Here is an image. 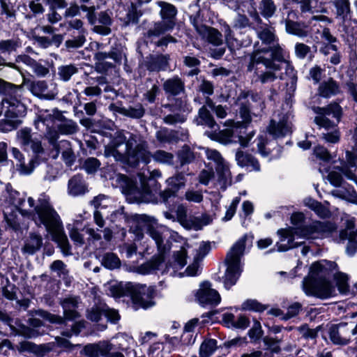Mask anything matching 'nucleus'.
<instances>
[{"label":"nucleus","instance_id":"nucleus-1","mask_svg":"<svg viewBox=\"0 0 357 357\" xmlns=\"http://www.w3.org/2000/svg\"><path fill=\"white\" fill-rule=\"evenodd\" d=\"M105 155L133 167L139 162L147 164L151 161L147 142L140 136L132 134L127 139L123 132L115 133L112 142L105 147Z\"/></svg>","mask_w":357,"mask_h":357},{"label":"nucleus","instance_id":"nucleus-2","mask_svg":"<svg viewBox=\"0 0 357 357\" xmlns=\"http://www.w3.org/2000/svg\"><path fill=\"white\" fill-rule=\"evenodd\" d=\"M336 268L335 262L326 260L314 263L309 275L303 281V290L305 294L322 300L335 296L336 291L328 277Z\"/></svg>","mask_w":357,"mask_h":357},{"label":"nucleus","instance_id":"nucleus-3","mask_svg":"<svg viewBox=\"0 0 357 357\" xmlns=\"http://www.w3.org/2000/svg\"><path fill=\"white\" fill-rule=\"evenodd\" d=\"M336 229L335 225L329 222H314L312 225L299 229H282L278 233L281 236L280 241L276 244L280 252L301 245V241L294 242L300 238H317L326 236Z\"/></svg>","mask_w":357,"mask_h":357},{"label":"nucleus","instance_id":"nucleus-4","mask_svg":"<svg viewBox=\"0 0 357 357\" xmlns=\"http://www.w3.org/2000/svg\"><path fill=\"white\" fill-rule=\"evenodd\" d=\"M30 215L37 225L45 226L47 231L52 236V240L58 243L64 254L68 255L70 250L68 240L64 233L61 219L56 210L54 208H49L32 212Z\"/></svg>","mask_w":357,"mask_h":357},{"label":"nucleus","instance_id":"nucleus-5","mask_svg":"<svg viewBox=\"0 0 357 357\" xmlns=\"http://www.w3.org/2000/svg\"><path fill=\"white\" fill-rule=\"evenodd\" d=\"M10 96L1 100L2 109L6 118L0 122V130L2 132H8L16 128L22 123L20 119L24 116L26 113V107L17 98L21 89L10 84Z\"/></svg>","mask_w":357,"mask_h":357},{"label":"nucleus","instance_id":"nucleus-6","mask_svg":"<svg viewBox=\"0 0 357 357\" xmlns=\"http://www.w3.org/2000/svg\"><path fill=\"white\" fill-rule=\"evenodd\" d=\"M248 241L246 235L240 238L231 248L226 257L227 269L223 278L224 285L229 289L238 280L242 271L241 257Z\"/></svg>","mask_w":357,"mask_h":357},{"label":"nucleus","instance_id":"nucleus-7","mask_svg":"<svg viewBox=\"0 0 357 357\" xmlns=\"http://www.w3.org/2000/svg\"><path fill=\"white\" fill-rule=\"evenodd\" d=\"M283 60V50L280 45L269 46L268 48L257 50L250 56L248 70L252 71L255 64L262 63L267 69L279 71L281 68L279 64L274 61H282Z\"/></svg>","mask_w":357,"mask_h":357},{"label":"nucleus","instance_id":"nucleus-8","mask_svg":"<svg viewBox=\"0 0 357 357\" xmlns=\"http://www.w3.org/2000/svg\"><path fill=\"white\" fill-rule=\"evenodd\" d=\"M147 233L155 241L160 255L157 258L141 267L140 272L143 274H147L152 271L160 269V266L164 261L163 254L165 252V246L163 242L169 234V230L165 226L154 227L149 225Z\"/></svg>","mask_w":357,"mask_h":357},{"label":"nucleus","instance_id":"nucleus-9","mask_svg":"<svg viewBox=\"0 0 357 357\" xmlns=\"http://www.w3.org/2000/svg\"><path fill=\"white\" fill-rule=\"evenodd\" d=\"M188 248H189V245L185 244L179 250L174 252L172 259L166 266V272L169 273L170 275L183 277L184 275L195 276L198 274L199 266L197 261L198 259H196V258H195V261L186 268L185 272H178L186 265Z\"/></svg>","mask_w":357,"mask_h":357},{"label":"nucleus","instance_id":"nucleus-10","mask_svg":"<svg viewBox=\"0 0 357 357\" xmlns=\"http://www.w3.org/2000/svg\"><path fill=\"white\" fill-rule=\"evenodd\" d=\"M126 290L135 308L146 309L154 305L155 289L153 287L130 282L126 284Z\"/></svg>","mask_w":357,"mask_h":357},{"label":"nucleus","instance_id":"nucleus-11","mask_svg":"<svg viewBox=\"0 0 357 357\" xmlns=\"http://www.w3.org/2000/svg\"><path fill=\"white\" fill-rule=\"evenodd\" d=\"M61 305L63 310V317L51 314L47 311L38 310L35 312V314L52 324H63L65 319L74 320L80 317L77 311L78 307V299L75 297L66 298L61 301Z\"/></svg>","mask_w":357,"mask_h":357},{"label":"nucleus","instance_id":"nucleus-12","mask_svg":"<svg viewBox=\"0 0 357 357\" xmlns=\"http://www.w3.org/2000/svg\"><path fill=\"white\" fill-rule=\"evenodd\" d=\"M63 115L62 113L56 109L52 111L41 110L39 112L37 119L34 121L36 129L43 131L44 127H46V137L50 143H53L56 141L59 135L56 131L52 130V127L59 120H62Z\"/></svg>","mask_w":357,"mask_h":357},{"label":"nucleus","instance_id":"nucleus-13","mask_svg":"<svg viewBox=\"0 0 357 357\" xmlns=\"http://www.w3.org/2000/svg\"><path fill=\"white\" fill-rule=\"evenodd\" d=\"M140 186L132 181H127L126 192L128 195L133 196L138 199H144L145 201H151L152 197L159 190L160 186L155 180H151V187L146 182V177L141 174H138Z\"/></svg>","mask_w":357,"mask_h":357},{"label":"nucleus","instance_id":"nucleus-14","mask_svg":"<svg viewBox=\"0 0 357 357\" xmlns=\"http://www.w3.org/2000/svg\"><path fill=\"white\" fill-rule=\"evenodd\" d=\"M312 111L317 114L314 118V123L326 130L333 129L337 127V123L331 121L328 118L332 115L333 117L337 119V122L340 121L342 116V108L337 103H332L326 107H313Z\"/></svg>","mask_w":357,"mask_h":357},{"label":"nucleus","instance_id":"nucleus-15","mask_svg":"<svg viewBox=\"0 0 357 357\" xmlns=\"http://www.w3.org/2000/svg\"><path fill=\"white\" fill-rule=\"evenodd\" d=\"M16 139L24 151L31 150L34 155L40 156L45 153L41 139L29 128L20 129L16 133Z\"/></svg>","mask_w":357,"mask_h":357},{"label":"nucleus","instance_id":"nucleus-16","mask_svg":"<svg viewBox=\"0 0 357 357\" xmlns=\"http://www.w3.org/2000/svg\"><path fill=\"white\" fill-rule=\"evenodd\" d=\"M245 127L238 122L231 128H226L220 131L218 134L217 139L222 144H228L235 142V138H238L240 144L245 147L248 145L250 140L252 138L253 135L251 133L245 134Z\"/></svg>","mask_w":357,"mask_h":357},{"label":"nucleus","instance_id":"nucleus-17","mask_svg":"<svg viewBox=\"0 0 357 357\" xmlns=\"http://www.w3.org/2000/svg\"><path fill=\"white\" fill-rule=\"evenodd\" d=\"M177 220L184 228L195 231L201 230L213 220L211 216L208 214H202L199 217L188 216L185 209L183 207H179L177 210Z\"/></svg>","mask_w":357,"mask_h":357},{"label":"nucleus","instance_id":"nucleus-18","mask_svg":"<svg viewBox=\"0 0 357 357\" xmlns=\"http://www.w3.org/2000/svg\"><path fill=\"white\" fill-rule=\"evenodd\" d=\"M195 300L203 307H213L220 303L221 297L218 291L212 288L210 282H204L200 284L195 294Z\"/></svg>","mask_w":357,"mask_h":357},{"label":"nucleus","instance_id":"nucleus-19","mask_svg":"<svg viewBox=\"0 0 357 357\" xmlns=\"http://www.w3.org/2000/svg\"><path fill=\"white\" fill-rule=\"evenodd\" d=\"M11 155L16 161L17 170L22 175L31 174L39 164V156L32 155L26 158L21 151L16 147L11 149Z\"/></svg>","mask_w":357,"mask_h":357},{"label":"nucleus","instance_id":"nucleus-20","mask_svg":"<svg viewBox=\"0 0 357 357\" xmlns=\"http://www.w3.org/2000/svg\"><path fill=\"white\" fill-rule=\"evenodd\" d=\"M287 114H278L271 120L268 132L275 138L282 137L291 132V122Z\"/></svg>","mask_w":357,"mask_h":357},{"label":"nucleus","instance_id":"nucleus-21","mask_svg":"<svg viewBox=\"0 0 357 357\" xmlns=\"http://www.w3.org/2000/svg\"><path fill=\"white\" fill-rule=\"evenodd\" d=\"M53 146L52 153V158L56 159L58 158L59 154L61 153V159L68 167L72 166L76 160V155L72 147V144L69 141L61 140L58 143L54 142L50 143Z\"/></svg>","mask_w":357,"mask_h":357},{"label":"nucleus","instance_id":"nucleus-22","mask_svg":"<svg viewBox=\"0 0 357 357\" xmlns=\"http://www.w3.org/2000/svg\"><path fill=\"white\" fill-rule=\"evenodd\" d=\"M196 31L203 39L211 44L215 46H220L222 44V35L216 29L201 25L196 26Z\"/></svg>","mask_w":357,"mask_h":357},{"label":"nucleus","instance_id":"nucleus-23","mask_svg":"<svg viewBox=\"0 0 357 357\" xmlns=\"http://www.w3.org/2000/svg\"><path fill=\"white\" fill-rule=\"evenodd\" d=\"M88 192V187L82 176L79 174L73 176L68 183V193L73 197L84 195Z\"/></svg>","mask_w":357,"mask_h":357},{"label":"nucleus","instance_id":"nucleus-24","mask_svg":"<svg viewBox=\"0 0 357 357\" xmlns=\"http://www.w3.org/2000/svg\"><path fill=\"white\" fill-rule=\"evenodd\" d=\"M340 236L341 240H348L347 254L349 255H354L357 250V229L347 228L340 232Z\"/></svg>","mask_w":357,"mask_h":357},{"label":"nucleus","instance_id":"nucleus-25","mask_svg":"<svg viewBox=\"0 0 357 357\" xmlns=\"http://www.w3.org/2000/svg\"><path fill=\"white\" fill-rule=\"evenodd\" d=\"M236 160L238 165L248 167L250 171H259L260 169L258 161L251 155L244 153L241 150L237 151Z\"/></svg>","mask_w":357,"mask_h":357},{"label":"nucleus","instance_id":"nucleus-26","mask_svg":"<svg viewBox=\"0 0 357 357\" xmlns=\"http://www.w3.org/2000/svg\"><path fill=\"white\" fill-rule=\"evenodd\" d=\"M163 89L167 94L177 96L184 91V82L178 76H174L163 83Z\"/></svg>","mask_w":357,"mask_h":357},{"label":"nucleus","instance_id":"nucleus-27","mask_svg":"<svg viewBox=\"0 0 357 357\" xmlns=\"http://www.w3.org/2000/svg\"><path fill=\"white\" fill-rule=\"evenodd\" d=\"M42 243L43 240L40 235L31 234L25 241L22 251L26 254L33 255L40 248Z\"/></svg>","mask_w":357,"mask_h":357},{"label":"nucleus","instance_id":"nucleus-28","mask_svg":"<svg viewBox=\"0 0 357 357\" xmlns=\"http://www.w3.org/2000/svg\"><path fill=\"white\" fill-rule=\"evenodd\" d=\"M157 5L160 7V15L161 18L166 22H174L175 17L177 15L176 8L167 2L160 1H158Z\"/></svg>","mask_w":357,"mask_h":357},{"label":"nucleus","instance_id":"nucleus-29","mask_svg":"<svg viewBox=\"0 0 357 357\" xmlns=\"http://www.w3.org/2000/svg\"><path fill=\"white\" fill-rule=\"evenodd\" d=\"M195 122L197 125L205 126L210 128H214L217 126L213 116L205 106L199 109Z\"/></svg>","mask_w":357,"mask_h":357},{"label":"nucleus","instance_id":"nucleus-30","mask_svg":"<svg viewBox=\"0 0 357 357\" xmlns=\"http://www.w3.org/2000/svg\"><path fill=\"white\" fill-rule=\"evenodd\" d=\"M58 123L56 127L61 135H72L77 132L78 130V126L75 121L66 119L64 116L62 120H59Z\"/></svg>","mask_w":357,"mask_h":357},{"label":"nucleus","instance_id":"nucleus-31","mask_svg":"<svg viewBox=\"0 0 357 357\" xmlns=\"http://www.w3.org/2000/svg\"><path fill=\"white\" fill-rule=\"evenodd\" d=\"M285 28L287 32L290 34L299 37H305L307 35V31L303 24L294 22L289 18L285 20Z\"/></svg>","mask_w":357,"mask_h":357},{"label":"nucleus","instance_id":"nucleus-32","mask_svg":"<svg viewBox=\"0 0 357 357\" xmlns=\"http://www.w3.org/2000/svg\"><path fill=\"white\" fill-rule=\"evenodd\" d=\"M8 200L15 209L20 211L22 215H26L29 214L26 211L22 208V204L25 199L24 197L20 196L17 191L11 189L9 192Z\"/></svg>","mask_w":357,"mask_h":357},{"label":"nucleus","instance_id":"nucleus-33","mask_svg":"<svg viewBox=\"0 0 357 357\" xmlns=\"http://www.w3.org/2000/svg\"><path fill=\"white\" fill-rule=\"evenodd\" d=\"M333 279L340 293L347 294L349 292L348 275L337 271L333 274Z\"/></svg>","mask_w":357,"mask_h":357},{"label":"nucleus","instance_id":"nucleus-34","mask_svg":"<svg viewBox=\"0 0 357 357\" xmlns=\"http://www.w3.org/2000/svg\"><path fill=\"white\" fill-rule=\"evenodd\" d=\"M175 25V22H167L162 21L155 23L154 26L147 32L148 36H158L160 34L172 29Z\"/></svg>","mask_w":357,"mask_h":357},{"label":"nucleus","instance_id":"nucleus-35","mask_svg":"<svg viewBox=\"0 0 357 357\" xmlns=\"http://www.w3.org/2000/svg\"><path fill=\"white\" fill-rule=\"evenodd\" d=\"M299 3L302 13L322 11L321 0H301Z\"/></svg>","mask_w":357,"mask_h":357},{"label":"nucleus","instance_id":"nucleus-36","mask_svg":"<svg viewBox=\"0 0 357 357\" xmlns=\"http://www.w3.org/2000/svg\"><path fill=\"white\" fill-rule=\"evenodd\" d=\"M215 168L219 181L223 185H227L228 184L230 185L231 183V178L228 165L225 162L219 166H216Z\"/></svg>","mask_w":357,"mask_h":357},{"label":"nucleus","instance_id":"nucleus-37","mask_svg":"<svg viewBox=\"0 0 357 357\" xmlns=\"http://www.w3.org/2000/svg\"><path fill=\"white\" fill-rule=\"evenodd\" d=\"M340 91L338 84L331 79L319 86V93L324 97H330Z\"/></svg>","mask_w":357,"mask_h":357},{"label":"nucleus","instance_id":"nucleus-38","mask_svg":"<svg viewBox=\"0 0 357 357\" xmlns=\"http://www.w3.org/2000/svg\"><path fill=\"white\" fill-rule=\"evenodd\" d=\"M169 56L158 55L151 58L149 69L151 70H165L168 66Z\"/></svg>","mask_w":357,"mask_h":357},{"label":"nucleus","instance_id":"nucleus-39","mask_svg":"<svg viewBox=\"0 0 357 357\" xmlns=\"http://www.w3.org/2000/svg\"><path fill=\"white\" fill-rule=\"evenodd\" d=\"M334 196L341 197L350 202L357 204V193L353 189V188H349L348 189H340L335 190L332 192Z\"/></svg>","mask_w":357,"mask_h":357},{"label":"nucleus","instance_id":"nucleus-40","mask_svg":"<svg viewBox=\"0 0 357 357\" xmlns=\"http://www.w3.org/2000/svg\"><path fill=\"white\" fill-rule=\"evenodd\" d=\"M258 37L262 42L270 46L279 45L275 41V36L273 29L264 28L258 32Z\"/></svg>","mask_w":357,"mask_h":357},{"label":"nucleus","instance_id":"nucleus-41","mask_svg":"<svg viewBox=\"0 0 357 357\" xmlns=\"http://www.w3.org/2000/svg\"><path fill=\"white\" fill-rule=\"evenodd\" d=\"M337 16L344 20L350 13L349 0H334Z\"/></svg>","mask_w":357,"mask_h":357},{"label":"nucleus","instance_id":"nucleus-42","mask_svg":"<svg viewBox=\"0 0 357 357\" xmlns=\"http://www.w3.org/2000/svg\"><path fill=\"white\" fill-rule=\"evenodd\" d=\"M47 85L44 81L33 82L31 85V91L33 94L38 97L50 98L51 96L47 93Z\"/></svg>","mask_w":357,"mask_h":357},{"label":"nucleus","instance_id":"nucleus-43","mask_svg":"<svg viewBox=\"0 0 357 357\" xmlns=\"http://www.w3.org/2000/svg\"><path fill=\"white\" fill-rule=\"evenodd\" d=\"M259 9L264 17H271L276 10V6L273 0H261Z\"/></svg>","mask_w":357,"mask_h":357},{"label":"nucleus","instance_id":"nucleus-44","mask_svg":"<svg viewBox=\"0 0 357 357\" xmlns=\"http://www.w3.org/2000/svg\"><path fill=\"white\" fill-rule=\"evenodd\" d=\"M77 72L78 68L73 64L61 66L58 69L59 76L64 82L68 81Z\"/></svg>","mask_w":357,"mask_h":357},{"label":"nucleus","instance_id":"nucleus-45","mask_svg":"<svg viewBox=\"0 0 357 357\" xmlns=\"http://www.w3.org/2000/svg\"><path fill=\"white\" fill-rule=\"evenodd\" d=\"M151 158L158 162L170 165L173 162L174 155L171 153L162 150H158L155 151L153 155L151 154Z\"/></svg>","mask_w":357,"mask_h":357},{"label":"nucleus","instance_id":"nucleus-46","mask_svg":"<svg viewBox=\"0 0 357 357\" xmlns=\"http://www.w3.org/2000/svg\"><path fill=\"white\" fill-rule=\"evenodd\" d=\"M111 199L104 195H99L91 201V205L96 210L107 208L111 205Z\"/></svg>","mask_w":357,"mask_h":357},{"label":"nucleus","instance_id":"nucleus-47","mask_svg":"<svg viewBox=\"0 0 357 357\" xmlns=\"http://www.w3.org/2000/svg\"><path fill=\"white\" fill-rule=\"evenodd\" d=\"M102 264L109 269H114L120 266V260L114 254L107 253L103 256Z\"/></svg>","mask_w":357,"mask_h":357},{"label":"nucleus","instance_id":"nucleus-48","mask_svg":"<svg viewBox=\"0 0 357 357\" xmlns=\"http://www.w3.org/2000/svg\"><path fill=\"white\" fill-rule=\"evenodd\" d=\"M52 271L56 273L57 276L66 279L68 276V271L66 264L61 260L54 261L50 266Z\"/></svg>","mask_w":357,"mask_h":357},{"label":"nucleus","instance_id":"nucleus-49","mask_svg":"<svg viewBox=\"0 0 357 357\" xmlns=\"http://www.w3.org/2000/svg\"><path fill=\"white\" fill-rule=\"evenodd\" d=\"M168 185L176 192L178 189L185 185V177L182 174H177L174 176L170 177L167 180Z\"/></svg>","mask_w":357,"mask_h":357},{"label":"nucleus","instance_id":"nucleus-50","mask_svg":"<svg viewBox=\"0 0 357 357\" xmlns=\"http://www.w3.org/2000/svg\"><path fill=\"white\" fill-rule=\"evenodd\" d=\"M49 208H54L50 204V198L45 193H42L38 199V204L34 207L33 212L45 210Z\"/></svg>","mask_w":357,"mask_h":357},{"label":"nucleus","instance_id":"nucleus-51","mask_svg":"<svg viewBox=\"0 0 357 357\" xmlns=\"http://www.w3.org/2000/svg\"><path fill=\"white\" fill-rule=\"evenodd\" d=\"M241 308L243 310L262 312L266 309V307L256 300H247L243 303Z\"/></svg>","mask_w":357,"mask_h":357},{"label":"nucleus","instance_id":"nucleus-52","mask_svg":"<svg viewBox=\"0 0 357 357\" xmlns=\"http://www.w3.org/2000/svg\"><path fill=\"white\" fill-rule=\"evenodd\" d=\"M278 71H274L273 70L269 69L267 71L261 73L258 76V79L262 84H266L269 82H274L279 76L277 75ZM280 78L282 79V77L280 76Z\"/></svg>","mask_w":357,"mask_h":357},{"label":"nucleus","instance_id":"nucleus-53","mask_svg":"<svg viewBox=\"0 0 357 357\" xmlns=\"http://www.w3.org/2000/svg\"><path fill=\"white\" fill-rule=\"evenodd\" d=\"M321 138L327 143L336 144L340 139V132L338 129L335 128L331 132L322 133Z\"/></svg>","mask_w":357,"mask_h":357},{"label":"nucleus","instance_id":"nucleus-54","mask_svg":"<svg viewBox=\"0 0 357 357\" xmlns=\"http://www.w3.org/2000/svg\"><path fill=\"white\" fill-rule=\"evenodd\" d=\"M178 158L181 164L183 165L192 162L195 158V155L188 146H184L178 153Z\"/></svg>","mask_w":357,"mask_h":357},{"label":"nucleus","instance_id":"nucleus-55","mask_svg":"<svg viewBox=\"0 0 357 357\" xmlns=\"http://www.w3.org/2000/svg\"><path fill=\"white\" fill-rule=\"evenodd\" d=\"M107 294L113 297H121L123 295H128V291L126 290V286L123 287L120 284H109L107 289Z\"/></svg>","mask_w":357,"mask_h":357},{"label":"nucleus","instance_id":"nucleus-56","mask_svg":"<svg viewBox=\"0 0 357 357\" xmlns=\"http://www.w3.org/2000/svg\"><path fill=\"white\" fill-rule=\"evenodd\" d=\"M100 162L95 158H89L84 163L83 167L89 174L94 173L99 167Z\"/></svg>","mask_w":357,"mask_h":357},{"label":"nucleus","instance_id":"nucleus-57","mask_svg":"<svg viewBox=\"0 0 357 357\" xmlns=\"http://www.w3.org/2000/svg\"><path fill=\"white\" fill-rule=\"evenodd\" d=\"M205 152L207 158L213 160L216 163V166H219L225 162L220 153L216 150L206 149Z\"/></svg>","mask_w":357,"mask_h":357},{"label":"nucleus","instance_id":"nucleus-58","mask_svg":"<svg viewBox=\"0 0 357 357\" xmlns=\"http://www.w3.org/2000/svg\"><path fill=\"white\" fill-rule=\"evenodd\" d=\"M330 337L333 343L337 344H346L349 342V339L345 337H342L339 331L335 328L331 330Z\"/></svg>","mask_w":357,"mask_h":357},{"label":"nucleus","instance_id":"nucleus-59","mask_svg":"<svg viewBox=\"0 0 357 357\" xmlns=\"http://www.w3.org/2000/svg\"><path fill=\"white\" fill-rule=\"evenodd\" d=\"M241 198L238 197H235L232 200L231 203L230 204L226 211L225 216L223 218L224 220L227 221L232 218V217L236 213L237 206L239 204Z\"/></svg>","mask_w":357,"mask_h":357},{"label":"nucleus","instance_id":"nucleus-60","mask_svg":"<svg viewBox=\"0 0 357 357\" xmlns=\"http://www.w3.org/2000/svg\"><path fill=\"white\" fill-rule=\"evenodd\" d=\"M103 314L102 307L93 306L89 310L87 318L93 321H98Z\"/></svg>","mask_w":357,"mask_h":357},{"label":"nucleus","instance_id":"nucleus-61","mask_svg":"<svg viewBox=\"0 0 357 357\" xmlns=\"http://www.w3.org/2000/svg\"><path fill=\"white\" fill-rule=\"evenodd\" d=\"M85 41V34H80L77 38L66 40V45L68 48H77L82 47Z\"/></svg>","mask_w":357,"mask_h":357},{"label":"nucleus","instance_id":"nucleus-62","mask_svg":"<svg viewBox=\"0 0 357 357\" xmlns=\"http://www.w3.org/2000/svg\"><path fill=\"white\" fill-rule=\"evenodd\" d=\"M328 179L334 186H340L342 183V177L341 173L336 170L331 172L328 175Z\"/></svg>","mask_w":357,"mask_h":357},{"label":"nucleus","instance_id":"nucleus-63","mask_svg":"<svg viewBox=\"0 0 357 357\" xmlns=\"http://www.w3.org/2000/svg\"><path fill=\"white\" fill-rule=\"evenodd\" d=\"M185 197L188 201L195 203H200L203 200V195L200 191L188 190Z\"/></svg>","mask_w":357,"mask_h":357},{"label":"nucleus","instance_id":"nucleus-64","mask_svg":"<svg viewBox=\"0 0 357 357\" xmlns=\"http://www.w3.org/2000/svg\"><path fill=\"white\" fill-rule=\"evenodd\" d=\"M310 47L303 43H297L295 45V53L297 57L304 59L310 52Z\"/></svg>","mask_w":357,"mask_h":357}]
</instances>
